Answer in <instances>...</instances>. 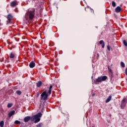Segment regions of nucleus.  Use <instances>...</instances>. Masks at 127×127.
<instances>
[{
    "instance_id": "24",
    "label": "nucleus",
    "mask_w": 127,
    "mask_h": 127,
    "mask_svg": "<svg viewBox=\"0 0 127 127\" xmlns=\"http://www.w3.org/2000/svg\"><path fill=\"white\" fill-rule=\"evenodd\" d=\"M112 6H113V7H115L116 6V2H115V1H113L112 2Z\"/></svg>"
},
{
    "instance_id": "15",
    "label": "nucleus",
    "mask_w": 127,
    "mask_h": 127,
    "mask_svg": "<svg viewBox=\"0 0 127 127\" xmlns=\"http://www.w3.org/2000/svg\"><path fill=\"white\" fill-rule=\"evenodd\" d=\"M16 4H17L16 2H15V1H13L11 2L10 5L11 6H12V7H14V6H15Z\"/></svg>"
},
{
    "instance_id": "10",
    "label": "nucleus",
    "mask_w": 127,
    "mask_h": 127,
    "mask_svg": "<svg viewBox=\"0 0 127 127\" xmlns=\"http://www.w3.org/2000/svg\"><path fill=\"white\" fill-rule=\"evenodd\" d=\"M9 57L10 59H13L15 58V53L11 52L10 53Z\"/></svg>"
},
{
    "instance_id": "25",
    "label": "nucleus",
    "mask_w": 127,
    "mask_h": 127,
    "mask_svg": "<svg viewBox=\"0 0 127 127\" xmlns=\"http://www.w3.org/2000/svg\"><path fill=\"white\" fill-rule=\"evenodd\" d=\"M11 107H12V104L8 103L7 104V108H11Z\"/></svg>"
},
{
    "instance_id": "26",
    "label": "nucleus",
    "mask_w": 127,
    "mask_h": 127,
    "mask_svg": "<svg viewBox=\"0 0 127 127\" xmlns=\"http://www.w3.org/2000/svg\"><path fill=\"white\" fill-rule=\"evenodd\" d=\"M37 127H42V123H40L38 125H37L36 126Z\"/></svg>"
},
{
    "instance_id": "18",
    "label": "nucleus",
    "mask_w": 127,
    "mask_h": 127,
    "mask_svg": "<svg viewBox=\"0 0 127 127\" xmlns=\"http://www.w3.org/2000/svg\"><path fill=\"white\" fill-rule=\"evenodd\" d=\"M112 99V96L110 95L109 96V97L106 99L105 102L106 103H109V102H110V101H111V99Z\"/></svg>"
},
{
    "instance_id": "9",
    "label": "nucleus",
    "mask_w": 127,
    "mask_h": 127,
    "mask_svg": "<svg viewBox=\"0 0 127 127\" xmlns=\"http://www.w3.org/2000/svg\"><path fill=\"white\" fill-rule=\"evenodd\" d=\"M115 12L119 13V12H121V10H122V7L119 6H118L115 9Z\"/></svg>"
},
{
    "instance_id": "23",
    "label": "nucleus",
    "mask_w": 127,
    "mask_h": 127,
    "mask_svg": "<svg viewBox=\"0 0 127 127\" xmlns=\"http://www.w3.org/2000/svg\"><path fill=\"white\" fill-rule=\"evenodd\" d=\"M16 93L17 95H19V96H20V95L21 94V92L19 90L16 91Z\"/></svg>"
},
{
    "instance_id": "7",
    "label": "nucleus",
    "mask_w": 127,
    "mask_h": 127,
    "mask_svg": "<svg viewBox=\"0 0 127 127\" xmlns=\"http://www.w3.org/2000/svg\"><path fill=\"white\" fill-rule=\"evenodd\" d=\"M112 67H113V64H111L110 66H108V70L109 71V72H110L111 74V78L113 77V70H112V69H111Z\"/></svg>"
},
{
    "instance_id": "12",
    "label": "nucleus",
    "mask_w": 127,
    "mask_h": 127,
    "mask_svg": "<svg viewBox=\"0 0 127 127\" xmlns=\"http://www.w3.org/2000/svg\"><path fill=\"white\" fill-rule=\"evenodd\" d=\"M30 68H34L35 67V63L33 61L31 62L29 64Z\"/></svg>"
},
{
    "instance_id": "32",
    "label": "nucleus",
    "mask_w": 127,
    "mask_h": 127,
    "mask_svg": "<svg viewBox=\"0 0 127 127\" xmlns=\"http://www.w3.org/2000/svg\"><path fill=\"white\" fill-rule=\"evenodd\" d=\"M109 116H110V117H112V115H110Z\"/></svg>"
},
{
    "instance_id": "31",
    "label": "nucleus",
    "mask_w": 127,
    "mask_h": 127,
    "mask_svg": "<svg viewBox=\"0 0 127 127\" xmlns=\"http://www.w3.org/2000/svg\"><path fill=\"white\" fill-rule=\"evenodd\" d=\"M95 96V93H94V94H93L92 95V97H94Z\"/></svg>"
},
{
    "instance_id": "13",
    "label": "nucleus",
    "mask_w": 127,
    "mask_h": 127,
    "mask_svg": "<svg viewBox=\"0 0 127 127\" xmlns=\"http://www.w3.org/2000/svg\"><path fill=\"white\" fill-rule=\"evenodd\" d=\"M42 85V81H39L36 83V86L38 87V88H40L41 86Z\"/></svg>"
},
{
    "instance_id": "17",
    "label": "nucleus",
    "mask_w": 127,
    "mask_h": 127,
    "mask_svg": "<svg viewBox=\"0 0 127 127\" xmlns=\"http://www.w3.org/2000/svg\"><path fill=\"white\" fill-rule=\"evenodd\" d=\"M40 117H38L37 118L35 119V120L34 121L35 124H37V123H39V122H40Z\"/></svg>"
},
{
    "instance_id": "21",
    "label": "nucleus",
    "mask_w": 127,
    "mask_h": 127,
    "mask_svg": "<svg viewBox=\"0 0 127 127\" xmlns=\"http://www.w3.org/2000/svg\"><path fill=\"white\" fill-rule=\"evenodd\" d=\"M121 66L123 67V68H125L126 67V65L125 64V63H124V62H121Z\"/></svg>"
},
{
    "instance_id": "19",
    "label": "nucleus",
    "mask_w": 127,
    "mask_h": 127,
    "mask_svg": "<svg viewBox=\"0 0 127 127\" xmlns=\"http://www.w3.org/2000/svg\"><path fill=\"white\" fill-rule=\"evenodd\" d=\"M3 126H4V122L3 121H2L0 122V127H3Z\"/></svg>"
},
{
    "instance_id": "1",
    "label": "nucleus",
    "mask_w": 127,
    "mask_h": 127,
    "mask_svg": "<svg viewBox=\"0 0 127 127\" xmlns=\"http://www.w3.org/2000/svg\"><path fill=\"white\" fill-rule=\"evenodd\" d=\"M35 15V9L33 8L28 10L26 13V16L28 17L30 20H32L34 18Z\"/></svg>"
},
{
    "instance_id": "14",
    "label": "nucleus",
    "mask_w": 127,
    "mask_h": 127,
    "mask_svg": "<svg viewBox=\"0 0 127 127\" xmlns=\"http://www.w3.org/2000/svg\"><path fill=\"white\" fill-rule=\"evenodd\" d=\"M99 44L102 45V48H105V42L103 40H100L99 41Z\"/></svg>"
},
{
    "instance_id": "5",
    "label": "nucleus",
    "mask_w": 127,
    "mask_h": 127,
    "mask_svg": "<svg viewBox=\"0 0 127 127\" xmlns=\"http://www.w3.org/2000/svg\"><path fill=\"white\" fill-rule=\"evenodd\" d=\"M6 18L8 21V23H11L12 18H13V16H12V15L9 14L7 15Z\"/></svg>"
},
{
    "instance_id": "6",
    "label": "nucleus",
    "mask_w": 127,
    "mask_h": 127,
    "mask_svg": "<svg viewBox=\"0 0 127 127\" xmlns=\"http://www.w3.org/2000/svg\"><path fill=\"white\" fill-rule=\"evenodd\" d=\"M127 101V98H124L123 99L122 101V104L121 106L123 108H125L126 107V102Z\"/></svg>"
},
{
    "instance_id": "20",
    "label": "nucleus",
    "mask_w": 127,
    "mask_h": 127,
    "mask_svg": "<svg viewBox=\"0 0 127 127\" xmlns=\"http://www.w3.org/2000/svg\"><path fill=\"white\" fill-rule=\"evenodd\" d=\"M14 124H15V125H20L21 123H20V121H19L18 120H16L14 122Z\"/></svg>"
},
{
    "instance_id": "2",
    "label": "nucleus",
    "mask_w": 127,
    "mask_h": 127,
    "mask_svg": "<svg viewBox=\"0 0 127 127\" xmlns=\"http://www.w3.org/2000/svg\"><path fill=\"white\" fill-rule=\"evenodd\" d=\"M106 79H108V77L106 75L99 76L94 80L93 83L95 85H98L99 83H102V82L106 81Z\"/></svg>"
},
{
    "instance_id": "11",
    "label": "nucleus",
    "mask_w": 127,
    "mask_h": 127,
    "mask_svg": "<svg viewBox=\"0 0 127 127\" xmlns=\"http://www.w3.org/2000/svg\"><path fill=\"white\" fill-rule=\"evenodd\" d=\"M30 120V116H26L24 119V122L25 123H28Z\"/></svg>"
},
{
    "instance_id": "22",
    "label": "nucleus",
    "mask_w": 127,
    "mask_h": 127,
    "mask_svg": "<svg viewBox=\"0 0 127 127\" xmlns=\"http://www.w3.org/2000/svg\"><path fill=\"white\" fill-rule=\"evenodd\" d=\"M123 44H124L125 46L127 47V41H126V40H124L123 41Z\"/></svg>"
},
{
    "instance_id": "30",
    "label": "nucleus",
    "mask_w": 127,
    "mask_h": 127,
    "mask_svg": "<svg viewBox=\"0 0 127 127\" xmlns=\"http://www.w3.org/2000/svg\"><path fill=\"white\" fill-rule=\"evenodd\" d=\"M39 97V93L38 92L37 94V98H38Z\"/></svg>"
},
{
    "instance_id": "4",
    "label": "nucleus",
    "mask_w": 127,
    "mask_h": 127,
    "mask_svg": "<svg viewBox=\"0 0 127 127\" xmlns=\"http://www.w3.org/2000/svg\"><path fill=\"white\" fill-rule=\"evenodd\" d=\"M41 117H42V114L41 113H39L37 115L30 117V120L32 122H33L35 121V119H37L38 118H41Z\"/></svg>"
},
{
    "instance_id": "16",
    "label": "nucleus",
    "mask_w": 127,
    "mask_h": 127,
    "mask_svg": "<svg viewBox=\"0 0 127 127\" xmlns=\"http://www.w3.org/2000/svg\"><path fill=\"white\" fill-rule=\"evenodd\" d=\"M52 88H53V86L52 85H50L48 91V94H49V95H51V93L52 92V90L51 89H52Z\"/></svg>"
},
{
    "instance_id": "8",
    "label": "nucleus",
    "mask_w": 127,
    "mask_h": 127,
    "mask_svg": "<svg viewBox=\"0 0 127 127\" xmlns=\"http://www.w3.org/2000/svg\"><path fill=\"white\" fill-rule=\"evenodd\" d=\"M15 114V111L13 110L10 111L8 114V118H11L12 116H13Z\"/></svg>"
},
{
    "instance_id": "29",
    "label": "nucleus",
    "mask_w": 127,
    "mask_h": 127,
    "mask_svg": "<svg viewBox=\"0 0 127 127\" xmlns=\"http://www.w3.org/2000/svg\"><path fill=\"white\" fill-rule=\"evenodd\" d=\"M97 59H99V58L100 57V54H97Z\"/></svg>"
},
{
    "instance_id": "27",
    "label": "nucleus",
    "mask_w": 127,
    "mask_h": 127,
    "mask_svg": "<svg viewBox=\"0 0 127 127\" xmlns=\"http://www.w3.org/2000/svg\"><path fill=\"white\" fill-rule=\"evenodd\" d=\"M107 49L109 51H111V47H110V46H107Z\"/></svg>"
},
{
    "instance_id": "3",
    "label": "nucleus",
    "mask_w": 127,
    "mask_h": 127,
    "mask_svg": "<svg viewBox=\"0 0 127 127\" xmlns=\"http://www.w3.org/2000/svg\"><path fill=\"white\" fill-rule=\"evenodd\" d=\"M48 98V94L46 91H44L41 95V100L46 101Z\"/></svg>"
},
{
    "instance_id": "28",
    "label": "nucleus",
    "mask_w": 127,
    "mask_h": 127,
    "mask_svg": "<svg viewBox=\"0 0 127 127\" xmlns=\"http://www.w3.org/2000/svg\"><path fill=\"white\" fill-rule=\"evenodd\" d=\"M125 74L126 76H127V67H126L125 69Z\"/></svg>"
}]
</instances>
